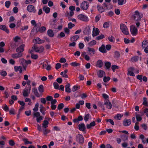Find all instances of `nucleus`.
<instances>
[{
  "label": "nucleus",
  "mask_w": 148,
  "mask_h": 148,
  "mask_svg": "<svg viewBox=\"0 0 148 148\" xmlns=\"http://www.w3.org/2000/svg\"><path fill=\"white\" fill-rule=\"evenodd\" d=\"M64 107V104L63 103H61L59 104L58 106V110H60L62 109Z\"/></svg>",
  "instance_id": "obj_49"
},
{
  "label": "nucleus",
  "mask_w": 148,
  "mask_h": 148,
  "mask_svg": "<svg viewBox=\"0 0 148 148\" xmlns=\"http://www.w3.org/2000/svg\"><path fill=\"white\" fill-rule=\"evenodd\" d=\"M139 57L138 56H134L132 57L130 59V61L132 62H135L138 61L139 60Z\"/></svg>",
  "instance_id": "obj_17"
},
{
  "label": "nucleus",
  "mask_w": 148,
  "mask_h": 148,
  "mask_svg": "<svg viewBox=\"0 0 148 148\" xmlns=\"http://www.w3.org/2000/svg\"><path fill=\"white\" fill-rule=\"evenodd\" d=\"M142 16L143 15H140L139 12L137 10H136L134 14L133 15V17L134 20L136 21H140Z\"/></svg>",
  "instance_id": "obj_2"
},
{
  "label": "nucleus",
  "mask_w": 148,
  "mask_h": 148,
  "mask_svg": "<svg viewBox=\"0 0 148 148\" xmlns=\"http://www.w3.org/2000/svg\"><path fill=\"white\" fill-rule=\"evenodd\" d=\"M44 48L43 46L39 47L38 50L37 51V52L42 53L44 51Z\"/></svg>",
  "instance_id": "obj_53"
},
{
  "label": "nucleus",
  "mask_w": 148,
  "mask_h": 148,
  "mask_svg": "<svg viewBox=\"0 0 148 148\" xmlns=\"http://www.w3.org/2000/svg\"><path fill=\"white\" fill-rule=\"evenodd\" d=\"M69 28L66 27L64 28V31L65 33L67 34H69L70 33V30Z\"/></svg>",
  "instance_id": "obj_57"
},
{
  "label": "nucleus",
  "mask_w": 148,
  "mask_h": 148,
  "mask_svg": "<svg viewBox=\"0 0 148 148\" xmlns=\"http://www.w3.org/2000/svg\"><path fill=\"white\" fill-rule=\"evenodd\" d=\"M23 54L21 53H13L12 54L11 56L13 58H17L22 57Z\"/></svg>",
  "instance_id": "obj_13"
},
{
  "label": "nucleus",
  "mask_w": 148,
  "mask_h": 148,
  "mask_svg": "<svg viewBox=\"0 0 148 148\" xmlns=\"http://www.w3.org/2000/svg\"><path fill=\"white\" fill-rule=\"evenodd\" d=\"M43 11L47 14H48L50 12V9L49 8L46 6H45L43 8Z\"/></svg>",
  "instance_id": "obj_29"
},
{
  "label": "nucleus",
  "mask_w": 148,
  "mask_h": 148,
  "mask_svg": "<svg viewBox=\"0 0 148 148\" xmlns=\"http://www.w3.org/2000/svg\"><path fill=\"white\" fill-rule=\"evenodd\" d=\"M111 69L113 72H114L115 71L116 69H119V66L115 65H112L111 66Z\"/></svg>",
  "instance_id": "obj_43"
},
{
  "label": "nucleus",
  "mask_w": 148,
  "mask_h": 148,
  "mask_svg": "<svg viewBox=\"0 0 148 148\" xmlns=\"http://www.w3.org/2000/svg\"><path fill=\"white\" fill-rule=\"evenodd\" d=\"M96 44V41L95 40H93L91 41L88 44V46H92L95 45Z\"/></svg>",
  "instance_id": "obj_37"
},
{
  "label": "nucleus",
  "mask_w": 148,
  "mask_h": 148,
  "mask_svg": "<svg viewBox=\"0 0 148 148\" xmlns=\"http://www.w3.org/2000/svg\"><path fill=\"white\" fill-rule=\"evenodd\" d=\"M143 104L146 106H148V103L147 101V98L145 97L143 98Z\"/></svg>",
  "instance_id": "obj_46"
},
{
  "label": "nucleus",
  "mask_w": 148,
  "mask_h": 148,
  "mask_svg": "<svg viewBox=\"0 0 148 148\" xmlns=\"http://www.w3.org/2000/svg\"><path fill=\"white\" fill-rule=\"evenodd\" d=\"M31 23L32 25L34 26V27H37V24L36 23V22L35 20H32L31 21Z\"/></svg>",
  "instance_id": "obj_59"
},
{
  "label": "nucleus",
  "mask_w": 148,
  "mask_h": 148,
  "mask_svg": "<svg viewBox=\"0 0 148 148\" xmlns=\"http://www.w3.org/2000/svg\"><path fill=\"white\" fill-rule=\"evenodd\" d=\"M142 47L143 48L148 47V42L147 40L144 41L142 43Z\"/></svg>",
  "instance_id": "obj_36"
},
{
  "label": "nucleus",
  "mask_w": 148,
  "mask_h": 148,
  "mask_svg": "<svg viewBox=\"0 0 148 148\" xmlns=\"http://www.w3.org/2000/svg\"><path fill=\"white\" fill-rule=\"evenodd\" d=\"M0 29L2 30L5 31L7 34H9L10 32L9 30L7 28L5 25H0Z\"/></svg>",
  "instance_id": "obj_16"
},
{
  "label": "nucleus",
  "mask_w": 148,
  "mask_h": 148,
  "mask_svg": "<svg viewBox=\"0 0 148 148\" xmlns=\"http://www.w3.org/2000/svg\"><path fill=\"white\" fill-rule=\"evenodd\" d=\"M78 129L80 131L84 132L86 130V127L84 123H80L78 125Z\"/></svg>",
  "instance_id": "obj_11"
},
{
  "label": "nucleus",
  "mask_w": 148,
  "mask_h": 148,
  "mask_svg": "<svg viewBox=\"0 0 148 148\" xmlns=\"http://www.w3.org/2000/svg\"><path fill=\"white\" fill-rule=\"evenodd\" d=\"M120 28L122 32L124 34L127 35L129 34L128 29L127 26L124 24H121Z\"/></svg>",
  "instance_id": "obj_1"
},
{
  "label": "nucleus",
  "mask_w": 148,
  "mask_h": 148,
  "mask_svg": "<svg viewBox=\"0 0 148 148\" xmlns=\"http://www.w3.org/2000/svg\"><path fill=\"white\" fill-rule=\"evenodd\" d=\"M139 123L137 122H136L135 124L134 128L136 131H138L139 129V125H139Z\"/></svg>",
  "instance_id": "obj_47"
},
{
  "label": "nucleus",
  "mask_w": 148,
  "mask_h": 148,
  "mask_svg": "<svg viewBox=\"0 0 148 148\" xmlns=\"http://www.w3.org/2000/svg\"><path fill=\"white\" fill-rule=\"evenodd\" d=\"M83 33L85 35H88L90 34L91 33L90 27L88 26L86 27L83 31Z\"/></svg>",
  "instance_id": "obj_9"
},
{
  "label": "nucleus",
  "mask_w": 148,
  "mask_h": 148,
  "mask_svg": "<svg viewBox=\"0 0 148 148\" xmlns=\"http://www.w3.org/2000/svg\"><path fill=\"white\" fill-rule=\"evenodd\" d=\"M105 66L106 68L108 70H109L111 66V63L110 62H107L105 63Z\"/></svg>",
  "instance_id": "obj_27"
},
{
  "label": "nucleus",
  "mask_w": 148,
  "mask_h": 148,
  "mask_svg": "<svg viewBox=\"0 0 148 148\" xmlns=\"http://www.w3.org/2000/svg\"><path fill=\"white\" fill-rule=\"evenodd\" d=\"M105 37L104 35L103 34H101L98 36H97L96 38V40H99L101 39H103Z\"/></svg>",
  "instance_id": "obj_44"
},
{
  "label": "nucleus",
  "mask_w": 148,
  "mask_h": 148,
  "mask_svg": "<svg viewBox=\"0 0 148 148\" xmlns=\"http://www.w3.org/2000/svg\"><path fill=\"white\" fill-rule=\"evenodd\" d=\"M36 1V0H26L25 2V3L26 4H32L34 3Z\"/></svg>",
  "instance_id": "obj_35"
},
{
  "label": "nucleus",
  "mask_w": 148,
  "mask_h": 148,
  "mask_svg": "<svg viewBox=\"0 0 148 148\" xmlns=\"http://www.w3.org/2000/svg\"><path fill=\"white\" fill-rule=\"evenodd\" d=\"M46 30V28L45 27L42 26L39 29L38 32L41 33H42L44 32Z\"/></svg>",
  "instance_id": "obj_42"
},
{
  "label": "nucleus",
  "mask_w": 148,
  "mask_h": 148,
  "mask_svg": "<svg viewBox=\"0 0 148 148\" xmlns=\"http://www.w3.org/2000/svg\"><path fill=\"white\" fill-rule=\"evenodd\" d=\"M38 106L39 104L38 103L35 104L34 108L33 109V110L34 112H36L38 110Z\"/></svg>",
  "instance_id": "obj_55"
},
{
  "label": "nucleus",
  "mask_w": 148,
  "mask_h": 148,
  "mask_svg": "<svg viewBox=\"0 0 148 148\" xmlns=\"http://www.w3.org/2000/svg\"><path fill=\"white\" fill-rule=\"evenodd\" d=\"M120 54L118 51H116L114 52V57L117 58H119L120 56Z\"/></svg>",
  "instance_id": "obj_50"
},
{
  "label": "nucleus",
  "mask_w": 148,
  "mask_h": 148,
  "mask_svg": "<svg viewBox=\"0 0 148 148\" xmlns=\"http://www.w3.org/2000/svg\"><path fill=\"white\" fill-rule=\"evenodd\" d=\"M77 18L79 20L84 22H87L89 20L87 16L82 14H79L77 16Z\"/></svg>",
  "instance_id": "obj_4"
},
{
  "label": "nucleus",
  "mask_w": 148,
  "mask_h": 148,
  "mask_svg": "<svg viewBox=\"0 0 148 148\" xmlns=\"http://www.w3.org/2000/svg\"><path fill=\"white\" fill-rule=\"evenodd\" d=\"M35 27H34L31 30V34H34L35 33H37L38 32V30L37 29L35 30Z\"/></svg>",
  "instance_id": "obj_45"
},
{
  "label": "nucleus",
  "mask_w": 148,
  "mask_h": 148,
  "mask_svg": "<svg viewBox=\"0 0 148 148\" xmlns=\"http://www.w3.org/2000/svg\"><path fill=\"white\" fill-rule=\"evenodd\" d=\"M27 10L29 12L35 13L36 10L35 7L32 5H29L27 6Z\"/></svg>",
  "instance_id": "obj_6"
},
{
  "label": "nucleus",
  "mask_w": 148,
  "mask_h": 148,
  "mask_svg": "<svg viewBox=\"0 0 148 148\" xmlns=\"http://www.w3.org/2000/svg\"><path fill=\"white\" fill-rule=\"evenodd\" d=\"M126 2V0H118V4L119 5H123L125 4Z\"/></svg>",
  "instance_id": "obj_33"
},
{
  "label": "nucleus",
  "mask_w": 148,
  "mask_h": 148,
  "mask_svg": "<svg viewBox=\"0 0 148 148\" xmlns=\"http://www.w3.org/2000/svg\"><path fill=\"white\" fill-rule=\"evenodd\" d=\"M99 50L102 53H106L107 52L105 46L103 44H102L101 47L99 48Z\"/></svg>",
  "instance_id": "obj_15"
},
{
  "label": "nucleus",
  "mask_w": 148,
  "mask_h": 148,
  "mask_svg": "<svg viewBox=\"0 0 148 148\" xmlns=\"http://www.w3.org/2000/svg\"><path fill=\"white\" fill-rule=\"evenodd\" d=\"M106 121L107 122H110V124L112 125H114V123L113 121L111 119H107L106 120Z\"/></svg>",
  "instance_id": "obj_63"
},
{
  "label": "nucleus",
  "mask_w": 148,
  "mask_h": 148,
  "mask_svg": "<svg viewBox=\"0 0 148 148\" xmlns=\"http://www.w3.org/2000/svg\"><path fill=\"white\" fill-rule=\"evenodd\" d=\"M110 23L109 21L105 22L103 24V27L105 28H108L110 26Z\"/></svg>",
  "instance_id": "obj_38"
},
{
  "label": "nucleus",
  "mask_w": 148,
  "mask_h": 148,
  "mask_svg": "<svg viewBox=\"0 0 148 148\" xmlns=\"http://www.w3.org/2000/svg\"><path fill=\"white\" fill-rule=\"evenodd\" d=\"M96 125L94 121L90 123V124H87L86 125V127L88 129H90L92 127H94Z\"/></svg>",
  "instance_id": "obj_25"
},
{
  "label": "nucleus",
  "mask_w": 148,
  "mask_h": 148,
  "mask_svg": "<svg viewBox=\"0 0 148 148\" xmlns=\"http://www.w3.org/2000/svg\"><path fill=\"white\" fill-rule=\"evenodd\" d=\"M53 86L55 89H59V85L57 82L54 83Z\"/></svg>",
  "instance_id": "obj_62"
},
{
  "label": "nucleus",
  "mask_w": 148,
  "mask_h": 148,
  "mask_svg": "<svg viewBox=\"0 0 148 148\" xmlns=\"http://www.w3.org/2000/svg\"><path fill=\"white\" fill-rule=\"evenodd\" d=\"M75 26V25L71 22L69 23L68 24V27L69 29H71Z\"/></svg>",
  "instance_id": "obj_54"
},
{
  "label": "nucleus",
  "mask_w": 148,
  "mask_h": 148,
  "mask_svg": "<svg viewBox=\"0 0 148 148\" xmlns=\"http://www.w3.org/2000/svg\"><path fill=\"white\" fill-rule=\"evenodd\" d=\"M121 136L122 140L124 141H126L128 140V136L127 135L125 134H123L121 135Z\"/></svg>",
  "instance_id": "obj_32"
},
{
  "label": "nucleus",
  "mask_w": 148,
  "mask_h": 148,
  "mask_svg": "<svg viewBox=\"0 0 148 148\" xmlns=\"http://www.w3.org/2000/svg\"><path fill=\"white\" fill-rule=\"evenodd\" d=\"M20 39H21L20 37L18 36H15L13 38V40L15 42H17L18 40H20Z\"/></svg>",
  "instance_id": "obj_64"
},
{
  "label": "nucleus",
  "mask_w": 148,
  "mask_h": 148,
  "mask_svg": "<svg viewBox=\"0 0 148 148\" xmlns=\"http://www.w3.org/2000/svg\"><path fill=\"white\" fill-rule=\"evenodd\" d=\"M130 30L133 36H136L138 33L137 29L133 25L131 26Z\"/></svg>",
  "instance_id": "obj_5"
},
{
  "label": "nucleus",
  "mask_w": 148,
  "mask_h": 148,
  "mask_svg": "<svg viewBox=\"0 0 148 148\" xmlns=\"http://www.w3.org/2000/svg\"><path fill=\"white\" fill-rule=\"evenodd\" d=\"M32 91L35 96L37 97H40V94L39 93L37 88L34 87L32 89Z\"/></svg>",
  "instance_id": "obj_19"
},
{
  "label": "nucleus",
  "mask_w": 148,
  "mask_h": 148,
  "mask_svg": "<svg viewBox=\"0 0 148 148\" xmlns=\"http://www.w3.org/2000/svg\"><path fill=\"white\" fill-rule=\"evenodd\" d=\"M25 47V45L24 44H22L20 45L19 47L16 48V51L17 53H21L24 50V48Z\"/></svg>",
  "instance_id": "obj_12"
},
{
  "label": "nucleus",
  "mask_w": 148,
  "mask_h": 148,
  "mask_svg": "<svg viewBox=\"0 0 148 148\" xmlns=\"http://www.w3.org/2000/svg\"><path fill=\"white\" fill-rule=\"evenodd\" d=\"M103 63L101 60H99L97 61L96 64L97 67L101 68L103 66Z\"/></svg>",
  "instance_id": "obj_18"
},
{
  "label": "nucleus",
  "mask_w": 148,
  "mask_h": 148,
  "mask_svg": "<svg viewBox=\"0 0 148 148\" xmlns=\"http://www.w3.org/2000/svg\"><path fill=\"white\" fill-rule=\"evenodd\" d=\"M91 115L89 113H88L87 114H85L84 117V120L86 122L88 121V119H89Z\"/></svg>",
  "instance_id": "obj_34"
},
{
  "label": "nucleus",
  "mask_w": 148,
  "mask_h": 148,
  "mask_svg": "<svg viewBox=\"0 0 148 148\" xmlns=\"http://www.w3.org/2000/svg\"><path fill=\"white\" fill-rule=\"evenodd\" d=\"M23 95L25 97H27L29 95V93H28V92L24 90H23Z\"/></svg>",
  "instance_id": "obj_60"
},
{
  "label": "nucleus",
  "mask_w": 148,
  "mask_h": 148,
  "mask_svg": "<svg viewBox=\"0 0 148 148\" xmlns=\"http://www.w3.org/2000/svg\"><path fill=\"white\" fill-rule=\"evenodd\" d=\"M10 46L12 49H14L16 47V45L13 41H11L10 43Z\"/></svg>",
  "instance_id": "obj_41"
},
{
  "label": "nucleus",
  "mask_w": 148,
  "mask_h": 148,
  "mask_svg": "<svg viewBox=\"0 0 148 148\" xmlns=\"http://www.w3.org/2000/svg\"><path fill=\"white\" fill-rule=\"evenodd\" d=\"M47 34L50 37H53L54 35L53 31L51 29L48 30L47 31Z\"/></svg>",
  "instance_id": "obj_24"
},
{
  "label": "nucleus",
  "mask_w": 148,
  "mask_h": 148,
  "mask_svg": "<svg viewBox=\"0 0 148 148\" xmlns=\"http://www.w3.org/2000/svg\"><path fill=\"white\" fill-rule=\"evenodd\" d=\"M123 115L122 114H117L116 116L114 117V118L115 119H117V120H120L123 117Z\"/></svg>",
  "instance_id": "obj_31"
},
{
  "label": "nucleus",
  "mask_w": 148,
  "mask_h": 148,
  "mask_svg": "<svg viewBox=\"0 0 148 148\" xmlns=\"http://www.w3.org/2000/svg\"><path fill=\"white\" fill-rule=\"evenodd\" d=\"M110 79V78L109 77L105 76L103 78L104 82H106L109 81Z\"/></svg>",
  "instance_id": "obj_48"
},
{
  "label": "nucleus",
  "mask_w": 148,
  "mask_h": 148,
  "mask_svg": "<svg viewBox=\"0 0 148 148\" xmlns=\"http://www.w3.org/2000/svg\"><path fill=\"white\" fill-rule=\"evenodd\" d=\"M65 36V34L63 32H61L58 35V37L59 38H61L64 37Z\"/></svg>",
  "instance_id": "obj_51"
},
{
  "label": "nucleus",
  "mask_w": 148,
  "mask_h": 148,
  "mask_svg": "<svg viewBox=\"0 0 148 148\" xmlns=\"http://www.w3.org/2000/svg\"><path fill=\"white\" fill-rule=\"evenodd\" d=\"M79 88V87L78 86L75 85L73 87V88L72 89V91L75 92Z\"/></svg>",
  "instance_id": "obj_61"
},
{
  "label": "nucleus",
  "mask_w": 148,
  "mask_h": 148,
  "mask_svg": "<svg viewBox=\"0 0 148 148\" xmlns=\"http://www.w3.org/2000/svg\"><path fill=\"white\" fill-rule=\"evenodd\" d=\"M38 90L40 93H42L44 92V88L43 86L41 84L40 85L38 88Z\"/></svg>",
  "instance_id": "obj_30"
},
{
  "label": "nucleus",
  "mask_w": 148,
  "mask_h": 148,
  "mask_svg": "<svg viewBox=\"0 0 148 148\" xmlns=\"http://www.w3.org/2000/svg\"><path fill=\"white\" fill-rule=\"evenodd\" d=\"M97 75L99 77L101 78L103 77V75L105 74V72L103 70H99L97 72Z\"/></svg>",
  "instance_id": "obj_26"
},
{
  "label": "nucleus",
  "mask_w": 148,
  "mask_h": 148,
  "mask_svg": "<svg viewBox=\"0 0 148 148\" xmlns=\"http://www.w3.org/2000/svg\"><path fill=\"white\" fill-rule=\"evenodd\" d=\"M97 8L100 13H102L104 12L105 10V8H104L99 5H98L97 6Z\"/></svg>",
  "instance_id": "obj_23"
},
{
  "label": "nucleus",
  "mask_w": 148,
  "mask_h": 148,
  "mask_svg": "<svg viewBox=\"0 0 148 148\" xmlns=\"http://www.w3.org/2000/svg\"><path fill=\"white\" fill-rule=\"evenodd\" d=\"M89 3L86 1L83 2L81 4V8L83 10H87L89 7Z\"/></svg>",
  "instance_id": "obj_7"
},
{
  "label": "nucleus",
  "mask_w": 148,
  "mask_h": 148,
  "mask_svg": "<svg viewBox=\"0 0 148 148\" xmlns=\"http://www.w3.org/2000/svg\"><path fill=\"white\" fill-rule=\"evenodd\" d=\"M131 122L132 121L131 119H125L123 121V126L127 127L130 125Z\"/></svg>",
  "instance_id": "obj_8"
},
{
  "label": "nucleus",
  "mask_w": 148,
  "mask_h": 148,
  "mask_svg": "<svg viewBox=\"0 0 148 148\" xmlns=\"http://www.w3.org/2000/svg\"><path fill=\"white\" fill-rule=\"evenodd\" d=\"M49 122L47 120H45L42 124V127L44 128H47L48 127L47 125L49 124Z\"/></svg>",
  "instance_id": "obj_28"
},
{
  "label": "nucleus",
  "mask_w": 148,
  "mask_h": 148,
  "mask_svg": "<svg viewBox=\"0 0 148 148\" xmlns=\"http://www.w3.org/2000/svg\"><path fill=\"white\" fill-rule=\"evenodd\" d=\"M38 56L36 54H34L33 53H32L31 55V58L32 59L36 60L38 58Z\"/></svg>",
  "instance_id": "obj_52"
},
{
  "label": "nucleus",
  "mask_w": 148,
  "mask_h": 148,
  "mask_svg": "<svg viewBox=\"0 0 148 148\" xmlns=\"http://www.w3.org/2000/svg\"><path fill=\"white\" fill-rule=\"evenodd\" d=\"M11 2L10 1H7L5 3V6L7 8H8Z\"/></svg>",
  "instance_id": "obj_56"
},
{
  "label": "nucleus",
  "mask_w": 148,
  "mask_h": 148,
  "mask_svg": "<svg viewBox=\"0 0 148 148\" xmlns=\"http://www.w3.org/2000/svg\"><path fill=\"white\" fill-rule=\"evenodd\" d=\"M70 65L74 67L78 66L80 65V64L79 63H77L76 62H71L70 63Z\"/></svg>",
  "instance_id": "obj_39"
},
{
  "label": "nucleus",
  "mask_w": 148,
  "mask_h": 148,
  "mask_svg": "<svg viewBox=\"0 0 148 148\" xmlns=\"http://www.w3.org/2000/svg\"><path fill=\"white\" fill-rule=\"evenodd\" d=\"M108 39L111 42H114L115 41V38L113 36H109Z\"/></svg>",
  "instance_id": "obj_40"
},
{
  "label": "nucleus",
  "mask_w": 148,
  "mask_h": 148,
  "mask_svg": "<svg viewBox=\"0 0 148 148\" xmlns=\"http://www.w3.org/2000/svg\"><path fill=\"white\" fill-rule=\"evenodd\" d=\"M70 86L71 85L69 83H68L65 86V90L66 92L69 93L71 92V90L70 88Z\"/></svg>",
  "instance_id": "obj_20"
},
{
  "label": "nucleus",
  "mask_w": 148,
  "mask_h": 148,
  "mask_svg": "<svg viewBox=\"0 0 148 148\" xmlns=\"http://www.w3.org/2000/svg\"><path fill=\"white\" fill-rule=\"evenodd\" d=\"M88 51L89 52L88 54L89 55L93 56L95 53V50L93 48H90L88 47Z\"/></svg>",
  "instance_id": "obj_14"
},
{
  "label": "nucleus",
  "mask_w": 148,
  "mask_h": 148,
  "mask_svg": "<svg viewBox=\"0 0 148 148\" xmlns=\"http://www.w3.org/2000/svg\"><path fill=\"white\" fill-rule=\"evenodd\" d=\"M14 71L15 72H17L18 71H19L20 73H21L22 72V68L21 66H14Z\"/></svg>",
  "instance_id": "obj_22"
},
{
  "label": "nucleus",
  "mask_w": 148,
  "mask_h": 148,
  "mask_svg": "<svg viewBox=\"0 0 148 148\" xmlns=\"http://www.w3.org/2000/svg\"><path fill=\"white\" fill-rule=\"evenodd\" d=\"M136 119L137 121H140L142 119V117L139 114H137L136 115Z\"/></svg>",
  "instance_id": "obj_58"
},
{
  "label": "nucleus",
  "mask_w": 148,
  "mask_h": 148,
  "mask_svg": "<svg viewBox=\"0 0 148 148\" xmlns=\"http://www.w3.org/2000/svg\"><path fill=\"white\" fill-rule=\"evenodd\" d=\"M76 141L79 144H83L84 143V139L83 136L81 134H78L76 136Z\"/></svg>",
  "instance_id": "obj_3"
},
{
  "label": "nucleus",
  "mask_w": 148,
  "mask_h": 148,
  "mask_svg": "<svg viewBox=\"0 0 148 148\" xmlns=\"http://www.w3.org/2000/svg\"><path fill=\"white\" fill-rule=\"evenodd\" d=\"M99 30L98 28L94 27L92 30V36L93 37L98 35L99 33Z\"/></svg>",
  "instance_id": "obj_10"
},
{
  "label": "nucleus",
  "mask_w": 148,
  "mask_h": 148,
  "mask_svg": "<svg viewBox=\"0 0 148 148\" xmlns=\"http://www.w3.org/2000/svg\"><path fill=\"white\" fill-rule=\"evenodd\" d=\"M42 131L43 132V134L46 136L48 133H50L51 131L50 130L47 129V128H45L42 129Z\"/></svg>",
  "instance_id": "obj_21"
}]
</instances>
